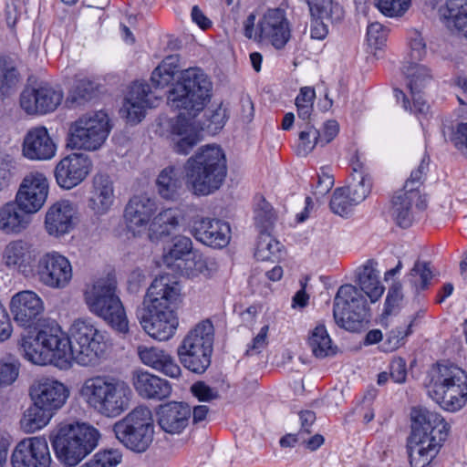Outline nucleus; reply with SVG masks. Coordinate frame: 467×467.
<instances>
[{"label": "nucleus", "mask_w": 467, "mask_h": 467, "mask_svg": "<svg viewBox=\"0 0 467 467\" xmlns=\"http://www.w3.org/2000/svg\"><path fill=\"white\" fill-rule=\"evenodd\" d=\"M411 432L407 450L411 467H427L447 439L450 426L437 412L426 408L411 410Z\"/></svg>", "instance_id": "1"}, {"label": "nucleus", "mask_w": 467, "mask_h": 467, "mask_svg": "<svg viewBox=\"0 0 467 467\" xmlns=\"http://www.w3.org/2000/svg\"><path fill=\"white\" fill-rule=\"evenodd\" d=\"M185 171L193 192L208 195L218 190L226 177L225 154L220 146H203L187 161Z\"/></svg>", "instance_id": "2"}, {"label": "nucleus", "mask_w": 467, "mask_h": 467, "mask_svg": "<svg viewBox=\"0 0 467 467\" xmlns=\"http://www.w3.org/2000/svg\"><path fill=\"white\" fill-rule=\"evenodd\" d=\"M80 395L99 414L114 418L129 409L132 390L122 380L96 376L84 381Z\"/></svg>", "instance_id": "3"}, {"label": "nucleus", "mask_w": 467, "mask_h": 467, "mask_svg": "<svg viewBox=\"0 0 467 467\" xmlns=\"http://www.w3.org/2000/svg\"><path fill=\"white\" fill-rule=\"evenodd\" d=\"M212 82L207 75L198 67H191L181 75L169 90L168 103L181 110L186 119L192 120L202 111L209 102Z\"/></svg>", "instance_id": "4"}, {"label": "nucleus", "mask_w": 467, "mask_h": 467, "mask_svg": "<svg viewBox=\"0 0 467 467\" xmlns=\"http://www.w3.org/2000/svg\"><path fill=\"white\" fill-rule=\"evenodd\" d=\"M84 296L91 313L102 318L119 334L126 335L129 332V321L118 294L115 276L109 275L98 279L85 291Z\"/></svg>", "instance_id": "5"}, {"label": "nucleus", "mask_w": 467, "mask_h": 467, "mask_svg": "<svg viewBox=\"0 0 467 467\" xmlns=\"http://www.w3.org/2000/svg\"><path fill=\"white\" fill-rule=\"evenodd\" d=\"M67 344L66 334L57 323H52L34 334L26 331L21 335L20 350L26 359L36 365L53 364L66 367Z\"/></svg>", "instance_id": "6"}, {"label": "nucleus", "mask_w": 467, "mask_h": 467, "mask_svg": "<svg viewBox=\"0 0 467 467\" xmlns=\"http://www.w3.org/2000/svg\"><path fill=\"white\" fill-rule=\"evenodd\" d=\"M99 432L87 423L60 425L50 435L51 443L58 461L66 466L78 465L98 445Z\"/></svg>", "instance_id": "7"}, {"label": "nucleus", "mask_w": 467, "mask_h": 467, "mask_svg": "<svg viewBox=\"0 0 467 467\" xmlns=\"http://www.w3.org/2000/svg\"><path fill=\"white\" fill-rule=\"evenodd\" d=\"M66 367L71 359L81 366H96L106 357L109 347L107 334L89 320H76L70 328V337L66 335Z\"/></svg>", "instance_id": "8"}, {"label": "nucleus", "mask_w": 467, "mask_h": 467, "mask_svg": "<svg viewBox=\"0 0 467 467\" xmlns=\"http://www.w3.org/2000/svg\"><path fill=\"white\" fill-rule=\"evenodd\" d=\"M428 393L445 410H460L467 401V373L452 364H438Z\"/></svg>", "instance_id": "9"}, {"label": "nucleus", "mask_w": 467, "mask_h": 467, "mask_svg": "<svg viewBox=\"0 0 467 467\" xmlns=\"http://www.w3.org/2000/svg\"><path fill=\"white\" fill-rule=\"evenodd\" d=\"M214 329L210 320L197 324L183 338L177 349L182 366L196 374H202L211 364Z\"/></svg>", "instance_id": "10"}, {"label": "nucleus", "mask_w": 467, "mask_h": 467, "mask_svg": "<svg viewBox=\"0 0 467 467\" xmlns=\"http://www.w3.org/2000/svg\"><path fill=\"white\" fill-rule=\"evenodd\" d=\"M113 431L116 438L128 449L144 452L153 441L154 421L150 410L138 406L124 418L115 422Z\"/></svg>", "instance_id": "11"}, {"label": "nucleus", "mask_w": 467, "mask_h": 467, "mask_svg": "<svg viewBox=\"0 0 467 467\" xmlns=\"http://www.w3.org/2000/svg\"><path fill=\"white\" fill-rule=\"evenodd\" d=\"M255 15L250 14L244 21V35L256 42L269 43L275 49H283L291 38L289 21L282 8L268 9L255 24Z\"/></svg>", "instance_id": "12"}, {"label": "nucleus", "mask_w": 467, "mask_h": 467, "mask_svg": "<svg viewBox=\"0 0 467 467\" xmlns=\"http://www.w3.org/2000/svg\"><path fill=\"white\" fill-rule=\"evenodd\" d=\"M110 130V120L105 111L88 112L71 124L69 145L74 149L97 150L106 141Z\"/></svg>", "instance_id": "13"}, {"label": "nucleus", "mask_w": 467, "mask_h": 467, "mask_svg": "<svg viewBox=\"0 0 467 467\" xmlns=\"http://www.w3.org/2000/svg\"><path fill=\"white\" fill-rule=\"evenodd\" d=\"M333 316L336 323L346 330H360L369 317L366 297L352 285H341L334 298Z\"/></svg>", "instance_id": "14"}, {"label": "nucleus", "mask_w": 467, "mask_h": 467, "mask_svg": "<svg viewBox=\"0 0 467 467\" xmlns=\"http://www.w3.org/2000/svg\"><path fill=\"white\" fill-rule=\"evenodd\" d=\"M136 317L144 331L160 341L170 339L178 327L176 312L149 306H139Z\"/></svg>", "instance_id": "15"}, {"label": "nucleus", "mask_w": 467, "mask_h": 467, "mask_svg": "<svg viewBox=\"0 0 467 467\" xmlns=\"http://www.w3.org/2000/svg\"><path fill=\"white\" fill-rule=\"evenodd\" d=\"M36 275L42 285L63 289L72 279V266L69 260L59 253H46L37 261Z\"/></svg>", "instance_id": "16"}, {"label": "nucleus", "mask_w": 467, "mask_h": 467, "mask_svg": "<svg viewBox=\"0 0 467 467\" xmlns=\"http://www.w3.org/2000/svg\"><path fill=\"white\" fill-rule=\"evenodd\" d=\"M63 93L47 83L26 87L20 95V106L27 114H47L61 103Z\"/></svg>", "instance_id": "17"}, {"label": "nucleus", "mask_w": 467, "mask_h": 467, "mask_svg": "<svg viewBox=\"0 0 467 467\" xmlns=\"http://www.w3.org/2000/svg\"><path fill=\"white\" fill-rule=\"evenodd\" d=\"M48 189L47 177L41 172L31 171L23 178L15 200L20 204L22 209L35 214L45 204L48 195Z\"/></svg>", "instance_id": "18"}, {"label": "nucleus", "mask_w": 467, "mask_h": 467, "mask_svg": "<svg viewBox=\"0 0 467 467\" xmlns=\"http://www.w3.org/2000/svg\"><path fill=\"white\" fill-rule=\"evenodd\" d=\"M180 302L179 283L169 275H163L152 281L144 296L142 306L175 311Z\"/></svg>", "instance_id": "19"}, {"label": "nucleus", "mask_w": 467, "mask_h": 467, "mask_svg": "<svg viewBox=\"0 0 467 467\" xmlns=\"http://www.w3.org/2000/svg\"><path fill=\"white\" fill-rule=\"evenodd\" d=\"M51 456L47 441L43 437H31L19 441L15 447L13 467H49Z\"/></svg>", "instance_id": "20"}, {"label": "nucleus", "mask_w": 467, "mask_h": 467, "mask_svg": "<svg viewBox=\"0 0 467 467\" xmlns=\"http://www.w3.org/2000/svg\"><path fill=\"white\" fill-rule=\"evenodd\" d=\"M158 100V96L150 90L147 83L135 81L130 88L119 114L128 122L137 124L144 118L146 109L156 107Z\"/></svg>", "instance_id": "21"}, {"label": "nucleus", "mask_w": 467, "mask_h": 467, "mask_svg": "<svg viewBox=\"0 0 467 467\" xmlns=\"http://www.w3.org/2000/svg\"><path fill=\"white\" fill-rule=\"evenodd\" d=\"M45 306L41 297L31 290L15 294L10 301V311L15 322L23 327L30 328L40 321Z\"/></svg>", "instance_id": "22"}, {"label": "nucleus", "mask_w": 467, "mask_h": 467, "mask_svg": "<svg viewBox=\"0 0 467 467\" xmlns=\"http://www.w3.org/2000/svg\"><path fill=\"white\" fill-rule=\"evenodd\" d=\"M191 234L197 241L213 248L225 247L231 239L230 225L222 220L209 217L193 218Z\"/></svg>", "instance_id": "23"}, {"label": "nucleus", "mask_w": 467, "mask_h": 467, "mask_svg": "<svg viewBox=\"0 0 467 467\" xmlns=\"http://www.w3.org/2000/svg\"><path fill=\"white\" fill-rule=\"evenodd\" d=\"M29 395L33 402H36L37 405L45 407L55 414L66 403L69 390L60 381L46 378L31 385Z\"/></svg>", "instance_id": "24"}, {"label": "nucleus", "mask_w": 467, "mask_h": 467, "mask_svg": "<svg viewBox=\"0 0 467 467\" xmlns=\"http://www.w3.org/2000/svg\"><path fill=\"white\" fill-rule=\"evenodd\" d=\"M91 169L89 158L82 153H72L63 158L56 166L55 177L64 189H72L81 183Z\"/></svg>", "instance_id": "25"}, {"label": "nucleus", "mask_w": 467, "mask_h": 467, "mask_svg": "<svg viewBox=\"0 0 467 467\" xmlns=\"http://www.w3.org/2000/svg\"><path fill=\"white\" fill-rule=\"evenodd\" d=\"M115 202L114 183L106 173H96L88 190L87 206L94 215L107 214Z\"/></svg>", "instance_id": "26"}, {"label": "nucleus", "mask_w": 467, "mask_h": 467, "mask_svg": "<svg viewBox=\"0 0 467 467\" xmlns=\"http://www.w3.org/2000/svg\"><path fill=\"white\" fill-rule=\"evenodd\" d=\"M78 210L68 200H60L53 203L47 210L45 218V228L49 235L60 237L68 234L75 227Z\"/></svg>", "instance_id": "27"}, {"label": "nucleus", "mask_w": 467, "mask_h": 467, "mask_svg": "<svg viewBox=\"0 0 467 467\" xmlns=\"http://www.w3.org/2000/svg\"><path fill=\"white\" fill-rule=\"evenodd\" d=\"M3 259L7 267L17 270L27 276L33 271L36 252L30 242L17 239L6 244L3 253Z\"/></svg>", "instance_id": "28"}, {"label": "nucleus", "mask_w": 467, "mask_h": 467, "mask_svg": "<svg viewBox=\"0 0 467 467\" xmlns=\"http://www.w3.org/2000/svg\"><path fill=\"white\" fill-rule=\"evenodd\" d=\"M23 155L34 161H47L55 156L56 145L44 127L31 129L25 136Z\"/></svg>", "instance_id": "29"}, {"label": "nucleus", "mask_w": 467, "mask_h": 467, "mask_svg": "<svg viewBox=\"0 0 467 467\" xmlns=\"http://www.w3.org/2000/svg\"><path fill=\"white\" fill-rule=\"evenodd\" d=\"M156 203L146 195H135L127 203L124 210V221L133 234L145 228L156 211Z\"/></svg>", "instance_id": "30"}, {"label": "nucleus", "mask_w": 467, "mask_h": 467, "mask_svg": "<svg viewBox=\"0 0 467 467\" xmlns=\"http://www.w3.org/2000/svg\"><path fill=\"white\" fill-rule=\"evenodd\" d=\"M32 215L16 200L7 202L0 206V231L5 234H20L29 227Z\"/></svg>", "instance_id": "31"}, {"label": "nucleus", "mask_w": 467, "mask_h": 467, "mask_svg": "<svg viewBox=\"0 0 467 467\" xmlns=\"http://www.w3.org/2000/svg\"><path fill=\"white\" fill-rule=\"evenodd\" d=\"M159 424L168 433H181L189 424L192 408L184 402H170L161 406Z\"/></svg>", "instance_id": "32"}, {"label": "nucleus", "mask_w": 467, "mask_h": 467, "mask_svg": "<svg viewBox=\"0 0 467 467\" xmlns=\"http://www.w3.org/2000/svg\"><path fill=\"white\" fill-rule=\"evenodd\" d=\"M132 382L137 393L145 399L161 400L171 393V386L167 379L147 371L134 372Z\"/></svg>", "instance_id": "33"}, {"label": "nucleus", "mask_w": 467, "mask_h": 467, "mask_svg": "<svg viewBox=\"0 0 467 467\" xmlns=\"http://www.w3.org/2000/svg\"><path fill=\"white\" fill-rule=\"evenodd\" d=\"M138 353L141 362L146 366L171 378L180 377L181 368L166 351L154 347H140Z\"/></svg>", "instance_id": "34"}, {"label": "nucleus", "mask_w": 467, "mask_h": 467, "mask_svg": "<svg viewBox=\"0 0 467 467\" xmlns=\"http://www.w3.org/2000/svg\"><path fill=\"white\" fill-rule=\"evenodd\" d=\"M171 133L178 137V139L173 138L174 150L180 154H188L199 141L192 120L186 119L183 114L178 115L172 120Z\"/></svg>", "instance_id": "35"}, {"label": "nucleus", "mask_w": 467, "mask_h": 467, "mask_svg": "<svg viewBox=\"0 0 467 467\" xmlns=\"http://www.w3.org/2000/svg\"><path fill=\"white\" fill-rule=\"evenodd\" d=\"M156 186L162 199L177 201L183 191L182 172L173 166L163 169L158 175Z\"/></svg>", "instance_id": "36"}, {"label": "nucleus", "mask_w": 467, "mask_h": 467, "mask_svg": "<svg viewBox=\"0 0 467 467\" xmlns=\"http://www.w3.org/2000/svg\"><path fill=\"white\" fill-rule=\"evenodd\" d=\"M440 13L449 29L467 37V0H447Z\"/></svg>", "instance_id": "37"}, {"label": "nucleus", "mask_w": 467, "mask_h": 467, "mask_svg": "<svg viewBox=\"0 0 467 467\" xmlns=\"http://www.w3.org/2000/svg\"><path fill=\"white\" fill-rule=\"evenodd\" d=\"M420 198H412L410 193L400 190L392 198L391 216L401 228H409L414 220L412 205Z\"/></svg>", "instance_id": "38"}, {"label": "nucleus", "mask_w": 467, "mask_h": 467, "mask_svg": "<svg viewBox=\"0 0 467 467\" xmlns=\"http://www.w3.org/2000/svg\"><path fill=\"white\" fill-rule=\"evenodd\" d=\"M312 18L337 23L344 17V10L335 0H306Z\"/></svg>", "instance_id": "39"}, {"label": "nucleus", "mask_w": 467, "mask_h": 467, "mask_svg": "<svg viewBox=\"0 0 467 467\" xmlns=\"http://www.w3.org/2000/svg\"><path fill=\"white\" fill-rule=\"evenodd\" d=\"M354 173L348 186L342 187L349 194L356 205L362 202L369 194L372 187L371 179L362 171V165L357 163L353 166Z\"/></svg>", "instance_id": "40"}, {"label": "nucleus", "mask_w": 467, "mask_h": 467, "mask_svg": "<svg viewBox=\"0 0 467 467\" xmlns=\"http://www.w3.org/2000/svg\"><path fill=\"white\" fill-rule=\"evenodd\" d=\"M54 413L33 402L27 408L20 420L21 428L27 433H33L45 427L53 417Z\"/></svg>", "instance_id": "41"}, {"label": "nucleus", "mask_w": 467, "mask_h": 467, "mask_svg": "<svg viewBox=\"0 0 467 467\" xmlns=\"http://www.w3.org/2000/svg\"><path fill=\"white\" fill-rule=\"evenodd\" d=\"M308 346L313 355L317 358H324L336 354V348L332 346L331 338L323 324L317 325L310 332Z\"/></svg>", "instance_id": "42"}, {"label": "nucleus", "mask_w": 467, "mask_h": 467, "mask_svg": "<svg viewBox=\"0 0 467 467\" xmlns=\"http://www.w3.org/2000/svg\"><path fill=\"white\" fill-rule=\"evenodd\" d=\"M178 63L179 57L177 55L166 57L151 73V86L155 88H164L167 87L174 79L175 74L179 71Z\"/></svg>", "instance_id": "43"}, {"label": "nucleus", "mask_w": 467, "mask_h": 467, "mask_svg": "<svg viewBox=\"0 0 467 467\" xmlns=\"http://www.w3.org/2000/svg\"><path fill=\"white\" fill-rule=\"evenodd\" d=\"M358 285L372 303L381 297L385 289L379 280V272L370 265H364L358 273Z\"/></svg>", "instance_id": "44"}, {"label": "nucleus", "mask_w": 467, "mask_h": 467, "mask_svg": "<svg viewBox=\"0 0 467 467\" xmlns=\"http://www.w3.org/2000/svg\"><path fill=\"white\" fill-rule=\"evenodd\" d=\"M402 72L408 79L410 93H420L431 79V70L417 62H407L402 67Z\"/></svg>", "instance_id": "45"}, {"label": "nucleus", "mask_w": 467, "mask_h": 467, "mask_svg": "<svg viewBox=\"0 0 467 467\" xmlns=\"http://www.w3.org/2000/svg\"><path fill=\"white\" fill-rule=\"evenodd\" d=\"M181 218L182 213L178 209H165L153 218L150 229L157 236L169 235L177 228Z\"/></svg>", "instance_id": "46"}, {"label": "nucleus", "mask_w": 467, "mask_h": 467, "mask_svg": "<svg viewBox=\"0 0 467 467\" xmlns=\"http://www.w3.org/2000/svg\"><path fill=\"white\" fill-rule=\"evenodd\" d=\"M20 80V74L13 64L6 58H0V99L15 92Z\"/></svg>", "instance_id": "47"}, {"label": "nucleus", "mask_w": 467, "mask_h": 467, "mask_svg": "<svg viewBox=\"0 0 467 467\" xmlns=\"http://www.w3.org/2000/svg\"><path fill=\"white\" fill-rule=\"evenodd\" d=\"M281 246L271 232H259L254 256L259 261H275L279 258Z\"/></svg>", "instance_id": "48"}, {"label": "nucleus", "mask_w": 467, "mask_h": 467, "mask_svg": "<svg viewBox=\"0 0 467 467\" xmlns=\"http://www.w3.org/2000/svg\"><path fill=\"white\" fill-rule=\"evenodd\" d=\"M254 224L259 232H271L276 220L272 205L263 196L258 197L254 207Z\"/></svg>", "instance_id": "49"}, {"label": "nucleus", "mask_w": 467, "mask_h": 467, "mask_svg": "<svg viewBox=\"0 0 467 467\" xmlns=\"http://www.w3.org/2000/svg\"><path fill=\"white\" fill-rule=\"evenodd\" d=\"M185 269L188 271V275L192 276L199 275L210 276L216 272L217 264L213 258L193 252L191 259H187L185 262Z\"/></svg>", "instance_id": "50"}, {"label": "nucleus", "mask_w": 467, "mask_h": 467, "mask_svg": "<svg viewBox=\"0 0 467 467\" xmlns=\"http://www.w3.org/2000/svg\"><path fill=\"white\" fill-rule=\"evenodd\" d=\"M192 240L186 236H176L172 240V245L169 252L163 255V263L171 267L176 261L183 260L184 256L192 254Z\"/></svg>", "instance_id": "51"}, {"label": "nucleus", "mask_w": 467, "mask_h": 467, "mask_svg": "<svg viewBox=\"0 0 467 467\" xmlns=\"http://www.w3.org/2000/svg\"><path fill=\"white\" fill-rule=\"evenodd\" d=\"M431 279L432 272L426 262L417 261L408 275V280L416 292L426 289Z\"/></svg>", "instance_id": "52"}, {"label": "nucleus", "mask_w": 467, "mask_h": 467, "mask_svg": "<svg viewBox=\"0 0 467 467\" xmlns=\"http://www.w3.org/2000/svg\"><path fill=\"white\" fill-rule=\"evenodd\" d=\"M205 117L206 119L199 125L201 130H206L210 134H216L221 130L228 119L227 110L222 105L214 110L208 109L205 112Z\"/></svg>", "instance_id": "53"}, {"label": "nucleus", "mask_w": 467, "mask_h": 467, "mask_svg": "<svg viewBox=\"0 0 467 467\" xmlns=\"http://www.w3.org/2000/svg\"><path fill=\"white\" fill-rule=\"evenodd\" d=\"M320 130L309 123L306 130L299 133L296 154L298 156H306L317 145H320Z\"/></svg>", "instance_id": "54"}, {"label": "nucleus", "mask_w": 467, "mask_h": 467, "mask_svg": "<svg viewBox=\"0 0 467 467\" xmlns=\"http://www.w3.org/2000/svg\"><path fill=\"white\" fill-rule=\"evenodd\" d=\"M356 206L351 197L342 187L337 188L332 194L329 207L332 213L340 216L348 215L352 208Z\"/></svg>", "instance_id": "55"}, {"label": "nucleus", "mask_w": 467, "mask_h": 467, "mask_svg": "<svg viewBox=\"0 0 467 467\" xmlns=\"http://www.w3.org/2000/svg\"><path fill=\"white\" fill-rule=\"evenodd\" d=\"M17 173V163L8 154H0V192L5 191Z\"/></svg>", "instance_id": "56"}, {"label": "nucleus", "mask_w": 467, "mask_h": 467, "mask_svg": "<svg viewBox=\"0 0 467 467\" xmlns=\"http://www.w3.org/2000/svg\"><path fill=\"white\" fill-rule=\"evenodd\" d=\"M97 88L98 86L95 82L86 78L80 79L71 94V100L81 105L96 96Z\"/></svg>", "instance_id": "57"}, {"label": "nucleus", "mask_w": 467, "mask_h": 467, "mask_svg": "<svg viewBox=\"0 0 467 467\" xmlns=\"http://www.w3.org/2000/svg\"><path fill=\"white\" fill-rule=\"evenodd\" d=\"M428 170V163L423 159L418 168L411 171L410 178L406 181L403 189L404 192L410 193L412 198H420V187L422 184V178Z\"/></svg>", "instance_id": "58"}, {"label": "nucleus", "mask_w": 467, "mask_h": 467, "mask_svg": "<svg viewBox=\"0 0 467 467\" xmlns=\"http://www.w3.org/2000/svg\"><path fill=\"white\" fill-rule=\"evenodd\" d=\"M411 327L412 322L408 325L406 330H404L403 327H397L389 331L381 345V349L385 352L396 350L404 343L405 337L411 334Z\"/></svg>", "instance_id": "59"}, {"label": "nucleus", "mask_w": 467, "mask_h": 467, "mask_svg": "<svg viewBox=\"0 0 467 467\" xmlns=\"http://www.w3.org/2000/svg\"><path fill=\"white\" fill-rule=\"evenodd\" d=\"M402 299L403 295L401 293V285L400 283L392 285V286L389 289L385 300L382 319H385L388 317L396 314L400 308V305Z\"/></svg>", "instance_id": "60"}, {"label": "nucleus", "mask_w": 467, "mask_h": 467, "mask_svg": "<svg viewBox=\"0 0 467 467\" xmlns=\"http://www.w3.org/2000/svg\"><path fill=\"white\" fill-rule=\"evenodd\" d=\"M409 47L410 53L409 62H417L421 60L426 53V43L421 36V34L417 30H412L409 34Z\"/></svg>", "instance_id": "61"}, {"label": "nucleus", "mask_w": 467, "mask_h": 467, "mask_svg": "<svg viewBox=\"0 0 467 467\" xmlns=\"http://www.w3.org/2000/svg\"><path fill=\"white\" fill-rule=\"evenodd\" d=\"M121 461V456L115 451H99L94 458L86 462L83 467H116Z\"/></svg>", "instance_id": "62"}, {"label": "nucleus", "mask_w": 467, "mask_h": 467, "mask_svg": "<svg viewBox=\"0 0 467 467\" xmlns=\"http://www.w3.org/2000/svg\"><path fill=\"white\" fill-rule=\"evenodd\" d=\"M387 29L379 23H371L367 30V41L369 47L380 49L387 41Z\"/></svg>", "instance_id": "63"}, {"label": "nucleus", "mask_w": 467, "mask_h": 467, "mask_svg": "<svg viewBox=\"0 0 467 467\" xmlns=\"http://www.w3.org/2000/svg\"><path fill=\"white\" fill-rule=\"evenodd\" d=\"M410 5V0H379V9L388 16H399Z\"/></svg>", "instance_id": "64"}]
</instances>
